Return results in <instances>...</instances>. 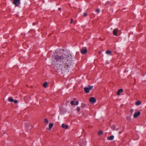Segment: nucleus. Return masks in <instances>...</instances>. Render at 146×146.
I'll use <instances>...</instances> for the list:
<instances>
[{
	"label": "nucleus",
	"instance_id": "31",
	"mask_svg": "<svg viewBox=\"0 0 146 146\" xmlns=\"http://www.w3.org/2000/svg\"><path fill=\"white\" fill-rule=\"evenodd\" d=\"M118 130V128H117L116 129V130H117V131Z\"/></svg>",
	"mask_w": 146,
	"mask_h": 146
},
{
	"label": "nucleus",
	"instance_id": "14",
	"mask_svg": "<svg viewBox=\"0 0 146 146\" xmlns=\"http://www.w3.org/2000/svg\"><path fill=\"white\" fill-rule=\"evenodd\" d=\"M136 105L138 106L140 105L141 104V102L140 101H138L136 102L135 103Z\"/></svg>",
	"mask_w": 146,
	"mask_h": 146
},
{
	"label": "nucleus",
	"instance_id": "26",
	"mask_svg": "<svg viewBox=\"0 0 146 146\" xmlns=\"http://www.w3.org/2000/svg\"><path fill=\"white\" fill-rule=\"evenodd\" d=\"M15 103H16L17 102V100H14V101H13Z\"/></svg>",
	"mask_w": 146,
	"mask_h": 146
},
{
	"label": "nucleus",
	"instance_id": "2",
	"mask_svg": "<svg viewBox=\"0 0 146 146\" xmlns=\"http://www.w3.org/2000/svg\"><path fill=\"white\" fill-rule=\"evenodd\" d=\"M93 88V86H89L88 87L84 88V90L86 93H89L90 90L92 89Z\"/></svg>",
	"mask_w": 146,
	"mask_h": 146
},
{
	"label": "nucleus",
	"instance_id": "8",
	"mask_svg": "<svg viewBox=\"0 0 146 146\" xmlns=\"http://www.w3.org/2000/svg\"><path fill=\"white\" fill-rule=\"evenodd\" d=\"M62 127L63 128L65 129H67L68 128V126L67 125L63 123L62 125Z\"/></svg>",
	"mask_w": 146,
	"mask_h": 146
},
{
	"label": "nucleus",
	"instance_id": "5",
	"mask_svg": "<svg viewBox=\"0 0 146 146\" xmlns=\"http://www.w3.org/2000/svg\"><path fill=\"white\" fill-rule=\"evenodd\" d=\"M90 102L92 104H94L96 101V99L94 97H91L89 99Z\"/></svg>",
	"mask_w": 146,
	"mask_h": 146
},
{
	"label": "nucleus",
	"instance_id": "27",
	"mask_svg": "<svg viewBox=\"0 0 146 146\" xmlns=\"http://www.w3.org/2000/svg\"><path fill=\"white\" fill-rule=\"evenodd\" d=\"M73 20L72 19H71L70 21V23H72L73 22Z\"/></svg>",
	"mask_w": 146,
	"mask_h": 146
},
{
	"label": "nucleus",
	"instance_id": "34",
	"mask_svg": "<svg viewBox=\"0 0 146 146\" xmlns=\"http://www.w3.org/2000/svg\"><path fill=\"white\" fill-rule=\"evenodd\" d=\"M61 70H63V68H61Z\"/></svg>",
	"mask_w": 146,
	"mask_h": 146
},
{
	"label": "nucleus",
	"instance_id": "22",
	"mask_svg": "<svg viewBox=\"0 0 146 146\" xmlns=\"http://www.w3.org/2000/svg\"><path fill=\"white\" fill-rule=\"evenodd\" d=\"M70 104L72 105H74V101H71V102H70Z\"/></svg>",
	"mask_w": 146,
	"mask_h": 146
},
{
	"label": "nucleus",
	"instance_id": "21",
	"mask_svg": "<svg viewBox=\"0 0 146 146\" xmlns=\"http://www.w3.org/2000/svg\"><path fill=\"white\" fill-rule=\"evenodd\" d=\"M80 107H77V110L78 111V112H79L80 111Z\"/></svg>",
	"mask_w": 146,
	"mask_h": 146
},
{
	"label": "nucleus",
	"instance_id": "15",
	"mask_svg": "<svg viewBox=\"0 0 146 146\" xmlns=\"http://www.w3.org/2000/svg\"><path fill=\"white\" fill-rule=\"evenodd\" d=\"M111 128L112 129H113V130H114L116 128V127L115 125H112L111 126Z\"/></svg>",
	"mask_w": 146,
	"mask_h": 146
},
{
	"label": "nucleus",
	"instance_id": "17",
	"mask_svg": "<svg viewBox=\"0 0 146 146\" xmlns=\"http://www.w3.org/2000/svg\"><path fill=\"white\" fill-rule=\"evenodd\" d=\"M103 134V132L102 131H99L98 135H100L101 134Z\"/></svg>",
	"mask_w": 146,
	"mask_h": 146
},
{
	"label": "nucleus",
	"instance_id": "11",
	"mask_svg": "<svg viewBox=\"0 0 146 146\" xmlns=\"http://www.w3.org/2000/svg\"><path fill=\"white\" fill-rule=\"evenodd\" d=\"M114 138L113 136H111L110 137H108L107 138L109 140H113Z\"/></svg>",
	"mask_w": 146,
	"mask_h": 146
},
{
	"label": "nucleus",
	"instance_id": "12",
	"mask_svg": "<svg viewBox=\"0 0 146 146\" xmlns=\"http://www.w3.org/2000/svg\"><path fill=\"white\" fill-rule=\"evenodd\" d=\"M53 124L52 123H50L49 125V129L51 130L52 128V127L53 126Z\"/></svg>",
	"mask_w": 146,
	"mask_h": 146
},
{
	"label": "nucleus",
	"instance_id": "3",
	"mask_svg": "<svg viewBox=\"0 0 146 146\" xmlns=\"http://www.w3.org/2000/svg\"><path fill=\"white\" fill-rule=\"evenodd\" d=\"M13 2L15 6H18L20 4V0H13Z\"/></svg>",
	"mask_w": 146,
	"mask_h": 146
},
{
	"label": "nucleus",
	"instance_id": "33",
	"mask_svg": "<svg viewBox=\"0 0 146 146\" xmlns=\"http://www.w3.org/2000/svg\"><path fill=\"white\" fill-rule=\"evenodd\" d=\"M121 132H119V134H121Z\"/></svg>",
	"mask_w": 146,
	"mask_h": 146
},
{
	"label": "nucleus",
	"instance_id": "16",
	"mask_svg": "<svg viewBox=\"0 0 146 146\" xmlns=\"http://www.w3.org/2000/svg\"><path fill=\"white\" fill-rule=\"evenodd\" d=\"M43 86L44 88H46L47 86V83L46 82H45L43 85Z\"/></svg>",
	"mask_w": 146,
	"mask_h": 146
},
{
	"label": "nucleus",
	"instance_id": "9",
	"mask_svg": "<svg viewBox=\"0 0 146 146\" xmlns=\"http://www.w3.org/2000/svg\"><path fill=\"white\" fill-rule=\"evenodd\" d=\"M106 53L108 55H111L112 52L110 50H108L106 51Z\"/></svg>",
	"mask_w": 146,
	"mask_h": 146
},
{
	"label": "nucleus",
	"instance_id": "28",
	"mask_svg": "<svg viewBox=\"0 0 146 146\" xmlns=\"http://www.w3.org/2000/svg\"><path fill=\"white\" fill-rule=\"evenodd\" d=\"M102 53V52L101 51L99 52V54H101Z\"/></svg>",
	"mask_w": 146,
	"mask_h": 146
},
{
	"label": "nucleus",
	"instance_id": "7",
	"mask_svg": "<svg viewBox=\"0 0 146 146\" xmlns=\"http://www.w3.org/2000/svg\"><path fill=\"white\" fill-rule=\"evenodd\" d=\"M118 32V29H114L113 31V34L115 36L117 35V33Z\"/></svg>",
	"mask_w": 146,
	"mask_h": 146
},
{
	"label": "nucleus",
	"instance_id": "32",
	"mask_svg": "<svg viewBox=\"0 0 146 146\" xmlns=\"http://www.w3.org/2000/svg\"><path fill=\"white\" fill-rule=\"evenodd\" d=\"M76 100V99L75 98H74V100Z\"/></svg>",
	"mask_w": 146,
	"mask_h": 146
},
{
	"label": "nucleus",
	"instance_id": "29",
	"mask_svg": "<svg viewBox=\"0 0 146 146\" xmlns=\"http://www.w3.org/2000/svg\"><path fill=\"white\" fill-rule=\"evenodd\" d=\"M58 10H61V8H59L58 9Z\"/></svg>",
	"mask_w": 146,
	"mask_h": 146
},
{
	"label": "nucleus",
	"instance_id": "6",
	"mask_svg": "<svg viewBox=\"0 0 146 146\" xmlns=\"http://www.w3.org/2000/svg\"><path fill=\"white\" fill-rule=\"evenodd\" d=\"M140 114V112L139 111H138L137 112L135 113L134 115V118H136L139 116Z\"/></svg>",
	"mask_w": 146,
	"mask_h": 146
},
{
	"label": "nucleus",
	"instance_id": "19",
	"mask_svg": "<svg viewBox=\"0 0 146 146\" xmlns=\"http://www.w3.org/2000/svg\"><path fill=\"white\" fill-rule=\"evenodd\" d=\"M44 121L45 123H48V120H47V119H44Z\"/></svg>",
	"mask_w": 146,
	"mask_h": 146
},
{
	"label": "nucleus",
	"instance_id": "13",
	"mask_svg": "<svg viewBox=\"0 0 146 146\" xmlns=\"http://www.w3.org/2000/svg\"><path fill=\"white\" fill-rule=\"evenodd\" d=\"M8 100L10 102H13L14 101V100L13 99V98L11 97L8 98Z\"/></svg>",
	"mask_w": 146,
	"mask_h": 146
},
{
	"label": "nucleus",
	"instance_id": "23",
	"mask_svg": "<svg viewBox=\"0 0 146 146\" xmlns=\"http://www.w3.org/2000/svg\"><path fill=\"white\" fill-rule=\"evenodd\" d=\"M87 15V14L86 13H84L83 14V16L86 17Z\"/></svg>",
	"mask_w": 146,
	"mask_h": 146
},
{
	"label": "nucleus",
	"instance_id": "10",
	"mask_svg": "<svg viewBox=\"0 0 146 146\" xmlns=\"http://www.w3.org/2000/svg\"><path fill=\"white\" fill-rule=\"evenodd\" d=\"M123 91V90L122 89H120L118 90L117 94V95H119Z\"/></svg>",
	"mask_w": 146,
	"mask_h": 146
},
{
	"label": "nucleus",
	"instance_id": "1",
	"mask_svg": "<svg viewBox=\"0 0 146 146\" xmlns=\"http://www.w3.org/2000/svg\"><path fill=\"white\" fill-rule=\"evenodd\" d=\"M72 57V54H68L67 51L63 50L62 53L58 52L54 55V59L52 60V63L54 64L58 62L66 64L69 59Z\"/></svg>",
	"mask_w": 146,
	"mask_h": 146
},
{
	"label": "nucleus",
	"instance_id": "4",
	"mask_svg": "<svg viewBox=\"0 0 146 146\" xmlns=\"http://www.w3.org/2000/svg\"><path fill=\"white\" fill-rule=\"evenodd\" d=\"M80 51L82 54H86L87 52V48H83L81 49Z\"/></svg>",
	"mask_w": 146,
	"mask_h": 146
},
{
	"label": "nucleus",
	"instance_id": "18",
	"mask_svg": "<svg viewBox=\"0 0 146 146\" xmlns=\"http://www.w3.org/2000/svg\"><path fill=\"white\" fill-rule=\"evenodd\" d=\"M130 112L131 115L132 114V113L133 112V109H131L130 110Z\"/></svg>",
	"mask_w": 146,
	"mask_h": 146
},
{
	"label": "nucleus",
	"instance_id": "25",
	"mask_svg": "<svg viewBox=\"0 0 146 146\" xmlns=\"http://www.w3.org/2000/svg\"><path fill=\"white\" fill-rule=\"evenodd\" d=\"M78 101H76V103L75 104V105H78Z\"/></svg>",
	"mask_w": 146,
	"mask_h": 146
},
{
	"label": "nucleus",
	"instance_id": "20",
	"mask_svg": "<svg viewBox=\"0 0 146 146\" xmlns=\"http://www.w3.org/2000/svg\"><path fill=\"white\" fill-rule=\"evenodd\" d=\"M100 11V10L99 9H97L96 10V12L98 13Z\"/></svg>",
	"mask_w": 146,
	"mask_h": 146
},
{
	"label": "nucleus",
	"instance_id": "30",
	"mask_svg": "<svg viewBox=\"0 0 146 146\" xmlns=\"http://www.w3.org/2000/svg\"><path fill=\"white\" fill-rule=\"evenodd\" d=\"M76 23V21H74V23L75 24Z\"/></svg>",
	"mask_w": 146,
	"mask_h": 146
},
{
	"label": "nucleus",
	"instance_id": "24",
	"mask_svg": "<svg viewBox=\"0 0 146 146\" xmlns=\"http://www.w3.org/2000/svg\"><path fill=\"white\" fill-rule=\"evenodd\" d=\"M86 106V105L84 104H82V106H81V107H84Z\"/></svg>",
	"mask_w": 146,
	"mask_h": 146
}]
</instances>
